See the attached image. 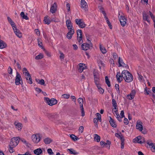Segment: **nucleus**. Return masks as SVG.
Here are the masks:
<instances>
[{
  "label": "nucleus",
  "mask_w": 155,
  "mask_h": 155,
  "mask_svg": "<svg viewBox=\"0 0 155 155\" xmlns=\"http://www.w3.org/2000/svg\"><path fill=\"white\" fill-rule=\"evenodd\" d=\"M102 14L104 15V18L106 20L107 23L108 24V25H110V23L106 15L105 12L104 11H102Z\"/></svg>",
  "instance_id": "c756f323"
},
{
  "label": "nucleus",
  "mask_w": 155,
  "mask_h": 155,
  "mask_svg": "<svg viewBox=\"0 0 155 155\" xmlns=\"http://www.w3.org/2000/svg\"><path fill=\"white\" fill-rule=\"evenodd\" d=\"M118 63L120 66L126 67L125 64L123 62L122 59L120 57L119 58Z\"/></svg>",
  "instance_id": "cd10ccee"
},
{
  "label": "nucleus",
  "mask_w": 155,
  "mask_h": 155,
  "mask_svg": "<svg viewBox=\"0 0 155 155\" xmlns=\"http://www.w3.org/2000/svg\"><path fill=\"white\" fill-rule=\"evenodd\" d=\"M79 43L80 44L83 42L82 37H79L78 38Z\"/></svg>",
  "instance_id": "774afa93"
},
{
  "label": "nucleus",
  "mask_w": 155,
  "mask_h": 155,
  "mask_svg": "<svg viewBox=\"0 0 155 155\" xmlns=\"http://www.w3.org/2000/svg\"><path fill=\"white\" fill-rule=\"evenodd\" d=\"M6 47V44L2 40L0 39V48L3 49Z\"/></svg>",
  "instance_id": "bb28decb"
},
{
  "label": "nucleus",
  "mask_w": 155,
  "mask_h": 155,
  "mask_svg": "<svg viewBox=\"0 0 155 155\" xmlns=\"http://www.w3.org/2000/svg\"><path fill=\"white\" fill-rule=\"evenodd\" d=\"M20 140V138L18 137H13L11 139L10 145L12 146L15 147L18 145Z\"/></svg>",
  "instance_id": "39448f33"
},
{
  "label": "nucleus",
  "mask_w": 155,
  "mask_h": 155,
  "mask_svg": "<svg viewBox=\"0 0 155 155\" xmlns=\"http://www.w3.org/2000/svg\"><path fill=\"white\" fill-rule=\"evenodd\" d=\"M81 8L85 11H87V5L85 1L84 0H81Z\"/></svg>",
  "instance_id": "ddd939ff"
},
{
  "label": "nucleus",
  "mask_w": 155,
  "mask_h": 155,
  "mask_svg": "<svg viewBox=\"0 0 155 155\" xmlns=\"http://www.w3.org/2000/svg\"><path fill=\"white\" fill-rule=\"evenodd\" d=\"M66 25L68 30L74 29L72 25L70 19H67L66 20Z\"/></svg>",
  "instance_id": "dca6fc26"
},
{
  "label": "nucleus",
  "mask_w": 155,
  "mask_h": 155,
  "mask_svg": "<svg viewBox=\"0 0 155 155\" xmlns=\"http://www.w3.org/2000/svg\"><path fill=\"white\" fill-rule=\"evenodd\" d=\"M99 120L97 118H95L94 119V123L95 124V126L98 127V124L97 122H98V120Z\"/></svg>",
  "instance_id": "49530a36"
},
{
  "label": "nucleus",
  "mask_w": 155,
  "mask_h": 155,
  "mask_svg": "<svg viewBox=\"0 0 155 155\" xmlns=\"http://www.w3.org/2000/svg\"><path fill=\"white\" fill-rule=\"evenodd\" d=\"M20 15L22 18L23 19H25L26 20H28V17L27 15H25L24 12H21Z\"/></svg>",
  "instance_id": "e433bc0d"
},
{
  "label": "nucleus",
  "mask_w": 155,
  "mask_h": 155,
  "mask_svg": "<svg viewBox=\"0 0 155 155\" xmlns=\"http://www.w3.org/2000/svg\"><path fill=\"white\" fill-rule=\"evenodd\" d=\"M111 125L114 127H117V124L114 120L110 117L109 120Z\"/></svg>",
  "instance_id": "a878e982"
},
{
  "label": "nucleus",
  "mask_w": 155,
  "mask_h": 155,
  "mask_svg": "<svg viewBox=\"0 0 155 155\" xmlns=\"http://www.w3.org/2000/svg\"><path fill=\"white\" fill-rule=\"evenodd\" d=\"M23 73L28 82L30 84L32 83V81L31 75L26 68H24L22 70Z\"/></svg>",
  "instance_id": "f03ea898"
},
{
  "label": "nucleus",
  "mask_w": 155,
  "mask_h": 155,
  "mask_svg": "<svg viewBox=\"0 0 155 155\" xmlns=\"http://www.w3.org/2000/svg\"><path fill=\"white\" fill-rule=\"evenodd\" d=\"M145 140L143 137L139 136L134 139L133 140V142L136 143H142L145 142Z\"/></svg>",
  "instance_id": "0eeeda50"
},
{
  "label": "nucleus",
  "mask_w": 155,
  "mask_h": 155,
  "mask_svg": "<svg viewBox=\"0 0 155 155\" xmlns=\"http://www.w3.org/2000/svg\"><path fill=\"white\" fill-rule=\"evenodd\" d=\"M149 14L151 17V18L153 19V21H154V20H155L154 16L150 11L149 12Z\"/></svg>",
  "instance_id": "052dcab7"
},
{
  "label": "nucleus",
  "mask_w": 155,
  "mask_h": 155,
  "mask_svg": "<svg viewBox=\"0 0 155 155\" xmlns=\"http://www.w3.org/2000/svg\"><path fill=\"white\" fill-rule=\"evenodd\" d=\"M14 124L16 126V128L18 129V130H21L22 127V124L20 123L17 122H15Z\"/></svg>",
  "instance_id": "412c9836"
},
{
  "label": "nucleus",
  "mask_w": 155,
  "mask_h": 155,
  "mask_svg": "<svg viewBox=\"0 0 155 155\" xmlns=\"http://www.w3.org/2000/svg\"><path fill=\"white\" fill-rule=\"evenodd\" d=\"M75 21L76 24L81 28H83L86 26L84 22L81 19H76L75 20Z\"/></svg>",
  "instance_id": "6e6552de"
},
{
  "label": "nucleus",
  "mask_w": 155,
  "mask_h": 155,
  "mask_svg": "<svg viewBox=\"0 0 155 155\" xmlns=\"http://www.w3.org/2000/svg\"><path fill=\"white\" fill-rule=\"evenodd\" d=\"M21 81L22 82L21 75L18 72H17L15 79V84L16 85H18L21 84Z\"/></svg>",
  "instance_id": "9d476101"
},
{
  "label": "nucleus",
  "mask_w": 155,
  "mask_h": 155,
  "mask_svg": "<svg viewBox=\"0 0 155 155\" xmlns=\"http://www.w3.org/2000/svg\"><path fill=\"white\" fill-rule=\"evenodd\" d=\"M112 103L113 106L114 107H117V104L116 102L114 99H112Z\"/></svg>",
  "instance_id": "a18cd8bd"
},
{
  "label": "nucleus",
  "mask_w": 155,
  "mask_h": 155,
  "mask_svg": "<svg viewBox=\"0 0 155 155\" xmlns=\"http://www.w3.org/2000/svg\"><path fill=\"white\" fill-rule=\"evenodd\" d=\"M127 98L129 100H132L133 99L134 97L132 95L129 94L127 96Z\"/></svg>",
  "instance_id": "8fccbe9b"
},
{
  "label": "nucleus",
  "mask_w": 155,
  "mask_h": 155,
  "mask_svg": "<svg viewBox=\"0 0 155 155\" xmlns=\"http://www.w3.org/2000/svg\"><path fill=\"white\" fill-rule=\"evenodd\" d=\"M98 63L100 69H101V67H103L104 66V62L101 60H99L98 61Z\"/></svg>",
  "instance_id": "c9c22d12"
},
{
  "label": "nucleus",
  "mask_w": 155,
  "mask_h": 155,
  "mask_svg": "<svg viewBox=\"0 0 155 155\" xmlns=\"http://www.w3.org/2000/svg\"><path fill=\"white\" fill-rule=\"evenodd\" d=\"M147 144L149 145L151 150L153 152H155V143H150L149 142L147 143Z\"/></svg>",
  "instance_id": "393cba45"
},
{
  "label": "nucleus",
  "mask_w": 155,
  "mask_h": 155,
  "mask_svg": "<svg viewBox=\"0 0 155 155\" xmlns=\"http://www.w3.org/2000/svg\"><path fill=\"white\" fill-rule=\"evenodd\" d=\"M77 38H78L79 37H82L81 31L80 30H78L77 31Z\"/></svg>",
  "instance_id": "c03bdc74"
},
{
  "label": "nucleus",
  "mask_w": 155,
  "mask_h": 155,
  "mask_svg": "<svg viewBox=\"0 0 155 155\" xmlns=\"http://www.w3.org/2000/svg\"><path fill=\"white\" fill-rule=\"evenodd\" d=\"M31 138L32 142L35 144L38 143L41 139V135L39 134L32 135Z\"/></svg>",
  "instance_id": "7ed1b4c3"
},
{
  "label": "nucleus",
  "mask_w": 155,
  "mask_h": 155,
  "mask_svg": "<svg viewBox=\"0 0 155 155\" xmlns=\"http://www.w3.org/2000/svg\"><path fill=\"white\" fill-rule=\"evenodd\" d=\"M105 80L106 83L107 84L108 86L109 87H110V82L107 76H106L105 78Z\"/></svg>",
  "instance_id": "37998d69"
},
{
  "label": "nucleus",
  "mask_w": 155,
  "mask_h": 155,
  "mask_svg": "<svg viewBox=\"0 0 155 155\" xmlns=\"http://www.w3.org/2000/svg\"><path fill=\"white\" fill-rule=\"evenodd\" d=\"M86 68V66L83 63H80L78 64V71L80 72H82L84 69Z\"/></svg>",
  "instance_id": "4468645a"
},
{
  "label": "nucleus",
  "mask_w": 155,
  "mask_h": 155,
  "mask_svg": "<svg viewBox=\"0 0 155 155\" xmlns=\"http://www.w3.org/2000/svg\"><path fill=\"white\" fill-rule=\"evenodd\" d=\"M51 21H53L56 22H58L59 21V20L58 19H57L55 18H51Z\"/></svg>",
  "instance_id": "680f3d73"
},
{
  "label": "nucleus",
  "mask_w": 155,
  "mask_h": 155,
  "mask_svg": "<svg viewBox=\"0 0 155 155\" xmlns=\"http://www.w3.org/2000/svg\"><path fill=\"white\" fill-rule=\"evenodd\" d=\"M60 54V58L61 59H63L64 58V54L62 53L61 52H59Z\"/></svg>",
  "instance_id": "3c124183"
},
{
  "label": "nucleus",
  "mask_w": 155,
  "mask_h": 155,
  "mask_svg": "<svg viewBox=\"0 0 155 155\" xmlns=\"http://www.w3.org/2000/svg\"><path fill=\"white\" fill-rule=\"evenodd\" d=\"M70 96V95L67 94H64L62 95V96L63 98L67 99H68L69 98Z\"/></svg>",
  "instance_id": "4d7b16f0"
},
{
  "label": "nucleus",
  "mask_w": 155,
  "mask_h": 155,
  "mask_svg": "<svg viewBox=\"0 0 155 155\" xmlns=\"http://www.w3.org/2000/svg\"><path fill=\"white\" fill-rule=\"evenodd\" d=\"M115 87L116 90L117 91V93H120L119 89V86L118 84H116L115 85Z\"/></svg>",
  "instance_id": "5fc2aeb1"
},
{
  "label": "nucleus",
  "mask_w": 155,
  "mask_h": 155,
  "mask_svg": "<svg viewBox=\"0 0 155 155\" xmlns=\"http://www.w3.org/2000/svg\"><path fill=\"white\" fill-rule=\"evenodd\" d=\"M124 139H121V148L122 149H123L124 148Z\"/></svg>",
  "instance_id": "0e129e2a"
},
{
  "label": "nucleus",
  "mask_w": 155,
  "mask_h": 155,
  "mask_svg": "<svg viewBox=\"0 0 155 155\" xmlns=\"http://www.w3.org/2000/svg\"><path fill=\"white\" fill-rule=\"evenodd\" d=\"M78 101L80 104V107H83V99L81 98H79L78 99Z\"/></svg>",
  "instance_id": "4c0bfd02"
},
{
  "label": "nucleus",
  "mask_w": 155,
  "mask_h": 155,
  "mask_svg": "<svg viewBox=\"0 0 155 155\" xmlns=\"http://www.w3.org/2000/svg\"><path fill=\"white\" fill-rule=\"evenodd\" d=\"M143 20L146 21L150 23V21L149 20V16L148 14H147L145 12H143Z\"/></svg>",
  "instance_id": "6ab92c4d"
},
{
  "label": "nucleus",
  "mask_w": 155,
  "mask_h": 155,
  "mask_svg": "<svg viewBox=\"0 0 155 155\" xmlns=\"http://www.w3.org/2000/svg\"><path fill=\"white\" fill-rule=\"evenodd\" d=\"M100 144L103 147L106 146V147L108 148L109 149L110 148V145L111 144V142L109 140H107L106 141V143L103 141H101L100 143Z\"/></svg>",
  "instance_id": "f8f14e48"
},
{
  "label": "nucleus",
  "mask_w": 155,
  "mask_h": 155,
  "mask_svg": "<svg viewBox=\"0 0 155 155\" xmlns=\"http://www.w3.org/2000/svg\"><path fill=\"white\" fill-rule=\"evenodd\" d=\"M34 152L35 154L40 155L42 153V150L41 149L38 148L34 150Z\"/></svg>",
  "instance_id": "5701e85b"
},
{
  "label": "nucleus",
  "mask_w": 155,
  "mask_h": 155,
  "mask_svg": "<svg viewBox=\"0 0 155 155\" xmlns=\"http://www.w3.org/2000/svg\"><path fill=\"white\" fill-rule=\"evenodd\" d=\"M8 72L10 74H12V70L10 67H8Z\"/></svg>",
  "instance_id": "338daca9"
},
{
  "label": "nucleus",
  "mask_w": 155,
  "mask_h": 155,
  "mask_svg": "<svg viewBox=\"0 0 155 155\" xmlns=\"http://www.w3.org/2000/svg\"><path fill=\"white\" fill-rule=\"evenodd\" d=\"M92 47L91 42L89 44L84 43L81 45V48L83 50L86 51L91 48Z\"/></svg>",
  "instance_id": "9b49d317"
},
{
  "label": "nucleus",
  "mask_w": 155,
  "mask_h": 155,
  "mask_svg": "<svg viewBox=\"0 0 155 155\" xmlns=\"http://www.w3.org/2000/svg\"><path fill=\"white\" fill-rule=\"evenodd\" d=\"M47 152L49 155H53L54 154V153L53 152L52 149L51 148L48 149L47 150Z\"/></svg>",
  "instance_id": "de8ad7c7"
},
{
  "label": "nucleus",
  "mask_w": 155,
  "mask_h": 155,
  "mask_svg": "<svg viewBox=\"0 0 155 155\" xmlns=\"http://www.w3.org/2000/svg\"><path fill=\"white\" fill-rule=\"evenodd\" d=\"M136 127L137 129L140 131H142L143 128L142 123L140 121H138L137 123Z\"/></svg>",
  "instance_id": "f3484780"
},
{
  "label": "nucleus",
  "mask_w": 155,
  "mask_h": 155,
  "mask_svg": "<svg viewBox=\"0 0 155 155\" xmlns=\"http://www.w3.org/2000/svg\"><path fill=\"white\" fill-rule=\"evenodd\" d=\"M117 115H115V116L117 118V119L120 121H122V118L123 117H120L119 115V114Z\"/></svg>",
  "instance_id": "603ef678"
},
{
  "label": "nucleus",
  "mask_w": 155,
  "mask_h": 155,
  "mask_svg": "<svg viewBox=\"0 0 155 155\" xmlns=\"http://www.w3.org/2000/svg\"><path fill=\"white\" fill-rule=\"evenodd\" d=\"M13 30L14 33L17 37L19 38L21 37L22 35L20 31L16 27H14Z\"/></svg>",
  "instance_id": "aec40b11"
},
{
  "label": "nucleus",
  "mask_w": 155,
  "mask_h": 155,
  "mask_svg": "<svg viewBox=\"0 0 155 155\" xmlns=\"http://www.w3.org/2000/svg\"><path fill=\"white\" fill-rule=\"evenodd\" d=\"M44 21L45 24L49 25L51 21V19L50 20L48 18V16L45 17Z\"/></svg>",
  "instance_id": "c85d7f7f"
},
{
  "label": "nucleus",
  "mask_w": 155,
  "mask_h": 155,
  "mask_svg": "<svg viewBox=\"0 0 155 155\" xmlns=\"http://www.w3.org/2000/svg\"><path fill=\"white\" fill-rule=\"evenodd\" d=\"M116 78L117 81L119 83L120 82L123 80V78L122 76V75L121 74H121L120 72H118L117 73Z\"/></svg>",
  "instance_id": "4be33fe9"
},
{
  "label": "nucleus",
  "mask_w": 155,
  "mask_h": 155,
  "mask_svg": "<svg viewBox=\"0 0 155 155\" xmlns=\"http://www.w3.org/2000/svg\"><path fill=\"white\" fill-rule=\"evenodd\" d=\"M93 73L94 82L96 86L100 85L99 74L97 71H94Z\"/></svg>",
  "instance_id": "423d86ee"
},
{
  "label": "nucleus",
  "mask_w": 155,
  "mask_h": 155,
  "mask_svg": "<svg viewBox=\"0 0 155 155\" xmlns=\"http://www.w3.org/2000/svg\"><path fill=\"white\" fill-rule=\"evenodd\" d=\"M44 143L46 144H50L52 141V140L49 137H46L44 139Z\"/></svg>",
  "instance_id": "b1692460"
},
{
  "label": "nucleus",
  "mask_w": 155,
  "mask_h": 155,
  "mask_svg": "<svg viewBox=\"0 0 155 155\" xmlns=\"http://www.w3.org/2000/svg\"><path fill=\"white\" fill-rule=\"evenodd\" d=\"M86 36L87 41L89 42V43H90V42H91L90 38V36L88 34H86Z\"/></svg>",
  "instance_id": "bf43d9fd"
},
{
  "label": "nucleus",
  "mask_w": 155,
  "mask_h": 155,
  "mask_svg": "<svg viewBox=\"0 0 155 155\" xmlns=\"http://www.w3.org/2000/svg\"><path fill=\"white\" fill-rule=\"evenodd\" d=\"M68 30L69 31L67 35V37L68 39H70L71 38L73 35L74 33V29Z\"/></svg>",
  "instance_id": "a211bd4d"
},
{
  "label": "nucleus",
  "mask_w": 155,
  "mask_h": 155,
  "mask_svg": "<svg viewBox=\"0 0 155 155\" xmlns=\"http://www.w3.org/2000/svg\"><path fill=\"white\" fill-rule=\"evenodd\" d=\"M21 141L25 143L26 145L28 146V143L24 139L22 138L20 140Z\"/></svg>",
  "instance_id": "6e6d98bb"
},
{
  "label": "nucleus",
  "mask_w": 155,
  "mask_h": 155,
  "mask_svg": "<svg viewBox=\"0 0 155 155\" xmlns=\"http://www.w3.org/2000/svg\"><path fill=\"white\" fill-rule=\"evenodd\" d=\"M120 21L122 26H124L127 24V19L124 16L121 15L119 18Z\"/></svg>",
  "instance_id": "1a4fd4ad"
},
{
  "label": "nucleus",
  "mask_w": 155,
  "mask_h": 155,
  "mask_svg": "<svg viewBox=\"0 0 155 155\" xmlns=\"http://www.w3.org/2000/svg\"><path fill=\"white\" fill-rule=\"evenodd\" d=\"M96 117H97V118L98 119L99 121H101V114L99 113H97L96 114Z\"/></svg>",
  "instance_id": "09e8293b"
},
{
  "label": "nucleus",
  "mask_w": 155,
  "mask_h": 155,
  "mask_svg": "<svg viewBox=\"0 0 155 155\" xmlns=\"http://www.w3.org/2000/svg\"><path fill=\"white\" fill-rule=\"evenodd\" d=\"M100 50L102 53L105 54L106 53V50L104 47L102 46L101 45H100Z\"/></svg>",
  "instance_id": "72a5a7b5"
},
{
  "label": "nucleus",
  "mask_w": 155,
  "mask_h": 155,
  "mask_svg": "<svg viewBox=\"0 0 155 155\" xmlns=\"http://www.w3.org/2000/svg\"><path fill=\"white\" fill-rule=\"evenodd\" d=\"M36 81L38 84L41 85H45V81L43 79L39 80L38 79H36Z\"/></svg>",
  "instance_id": "2f4dec72"
},
{
  "label": "nucleus",
  "mask_w": 155,
  "mask_h": 155,
  "mask_svg": "<svg viewBox=\"0 0 155 155\" xmlns=\"http://www.w3.org/2000/svg\"><path fill=\"white\" fill-rule=\"evenodd\" d=\"M68 150L69 151L70 153L71 154H76L77 153V152L72 148L68 149Z\"/></svg>",
  "instance_id": "58836bf2"
},
{
  "label": "nucleus",
  "mask_w": 155,
  "mask_h": 155,
  "mask_svg": "<svg viewBox=\"0 0 155 155\" xmlns=\"http://www.w3.org/2000/svg\"><path fill=\"white\" fill-rule=\"evenodd\" d=\"M137 74L138 75V79H139V80L140 81H142L143 80V76L139 74V73H137Z\"/></svg>",
  "instance_id": "69168bd1"
},
{
  "label": "nucleus",
  "mask_w": 155,
  "mask_h": 155,
  "mask_svg": "<svg viewBox=\"0 0 155 155\" xmlns=\"http://www.w3.org/2000/svg\"><path fill=\"white\" fill-rule=\"evenodd\" d=\"M112 112L114 116L117 115L119 114L118 110H117L116 107H114L112 110Z\"/></svg>",
  "instance_id": "79ce46f5"
},
{
  "label": "nucleus",
  "mask_w": 155,
  "mask_h": 155,
  "mask_svg": "<svg viewBox=\"0 0 155 155\" xmlns=\"http://www.w3.org/2000/svg\"><path fill=\"white\" fill-rule=\"evenodd\" d=\"M43 55L41 53H40L39 55L36 56L35 59L36 60H39L42 59L43 58Z\"/></svg>",
  "instance_id": "a19ab883"
},
{
  "label": "nucleus",
  "mask_w": 155,
  "mask_h": 155,
  "mask_svg": "<svg viewBox=\"0 0 155 155\" xmlns=\"http://www.w3.org/2000/svg\"><path fill=\"white\" fill-rule=\"evenodd\" d=\"M115 135L116 137L120 138L121 141L122 139H124L123 136L121 134V133L120 134L116 133Z\"/></svg>",
  "instance_id": "f704fd0d"
},
{
  "label": "nucleus",
  "mask_w": 155,
  "mask_h": 155,
  "mask_svg": "<svg viewBox=\"0 0 155 155\" xmlns=\"http://www.w3.org/2000/svg\"><path fill=\"white\" fill-rule=\"evenodd\" d=\"M136 93V91L135 90H132L131 93L130 94L133 95L134 97Z\"/></svg>",
  "instance_id": "13d9d810"
},
{
  "label": "nucleus",
  "mask_w": 155,
  "mask_h": 155,
  "mask_svg": "<svg viewBox=\"0 0 155 155\" xmlns=\"http://www.w3.org/2000/svg\"><path fill=\"white\" fill-rule=\"evenodd\" d=\"M57 5L56 2L52 4L50 8V12L52 13H55L57 10Z\"/></svg>",
  "instance_id": "2eb2a0df"
},
{
  "label": "nucleus",
  "mask_w": 155,
  "mask_h": 155,
  "mask_svg": "<svg viewBox=\"0 0 155 155\" xmlns=\"http://www.w3.org/2000/svg\"><path fill=\"white\" fill-rule=\"evenodd\" d=\"M11 146H12L10 145H9V151L11 153H12L14 152L13 148L14 147H13V146L11 147Z\"/></svg>",
  "instance_id": "e2e57ef3"
},
{
  "label": "nucleus",
  "mask_w": 155,
  "mask_h": 155,
  "mask_svg": "<svg viewBox=\"0 0 155 155\" xmlns=\"http://www.w3.org/2000/svg\"><path fill=\"white\" fill-rule=\"evenodd\" d=\"M71 138L74 141L78 140L79 138L74 134H71L70 135Z\"/></svg>",
  "instance_id": "ea45409f"
},
{
  "label": "nucleus",
  "mask_w": 155,
  "mask_h": 155,
  "mask_svg": "<svg viewBox=\"0 0 155 155\" xmlns=\"http://www.w3.org/2000/svg\"><path fill=\"white\" fill-rule=\"evenodd\" d=\"M97 87L98 89L99 92L101 94H103L104 91V90L101 87L100 84L97 86Z\"/></svg>",
  "instance_id": "7c9ffc66"
},
{
  "label": "nucleus",
  "mask_w": 155,
  "mask_h": 155,
  "mask_svg": "<svg viewBox=\"0 0 155 155\" xmlns=\"http://www.w3.org/2000/svg\"><path fill=\"white\" fill-rule=\"evenodd\" d=\"M122 75L125 81L127 82H130L133 80L132 75L127 71H123L122 72Z\"/></svg>",
  "instance_id": "f257e3e1"
},
{
  "label": "nucleus",
  "mask_w": 155,
  "mask_h": 155,
  "mask_svg": "<svg viewBox=\"0 0 155 155\" xmlns=\"http://www.w3.org/2000/svg\"><path fill=\"white\" fill-rule=\"evenodd\" d=\"M94 140L97 142H99L100 141V137L97 134H95L94 135Z\"/></svg>",
  "instance_id": "473e14b6"
},
{
  "label": "nucleus",
  "mask_w": 155,
  "mask_h": 155,
  "mask_svg": "<svg viewBox=\"0 0 155 155\" xmlns=\"http://www.w3.org/2000/svg\"><path fill=\"white\" fill-rule=\"evenodd\" d=\"M84 128L83 126H81L79 127V133H82L83 132Z\"/></svg>",
  "instance_id": "864d4df0"
},
{
  "label": "nucleus",
  "mask_w": 155,
  "mask_h": 155,
  "mask_svg": "<svg viewBox=\"0 0 155 155\" xmlns=\"http://www.w3.org/2000/svg\"><path fill=\"white\" fill-rule=\"evenodd\" d=\"M44 99L45 102L50 106H52L57 103V101L54 98L50 99L48 97H44Z\"/></svg>",
  "instance_id": "20e7f679"
}]
</instances>
